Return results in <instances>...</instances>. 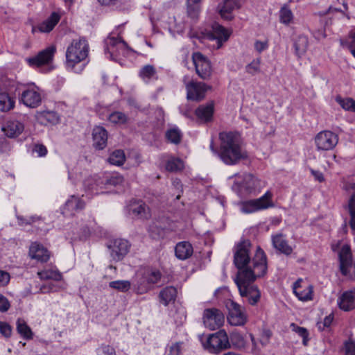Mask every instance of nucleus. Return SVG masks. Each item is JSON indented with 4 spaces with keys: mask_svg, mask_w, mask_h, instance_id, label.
<instances>
[{
    "mask_svg": "<svg viewBox=\"0 0 355 355\" xmlns=\"http://www.w3.org/2000/svg\"><path fill=\"white\" fill-rule=\"evenodd\" d=\"M0 333L5 338L10 337L12 334L11 326L6 322L0 321Z\"/></svg>",
    "mask_w": 355,
    "mask_h": 355,
    "instance_id": "bf43d9fd",
    "label": "nucleus"
},
{
    "mask_svg": "<svg viewBox=\"0 0 355 355\" xmlns=\"http://www.w3.org/2000/svg\"><path fill=\"white\" fill-rule=\"evenodd\" d=\"M55 51V46L53 45L50 46L39 52L37 55L28 58L27 62L31 67H38L48 64L53 60Z\"/></svg>",
    "mask_w": 355,
    "mask_h": 355,
    "instance_id": "dca6fc26",
    "label": "nucleus"
},
{
    "mask_svg": "<svg viewBox=\"0 0 355 355\" xmlns=\"http://www.w3.org/2000/svg\"><path fill=\"white\" fill-rule=\"evenodd\" d=\"M18 87V83L14 79L6 76L0 78V92L15 95Z\"/></svg>",
    "mask_w": 355,
    "mask_h": 355,
    "instance_id": "72a5a7b5",
    "label": "nucleus"
},
{
    "mask_svg": "<svg viewBox=\"0 0 355 355\" xmlns=\"http://www.w3.org/2000/svg\"><path fill=\"white\" fill-rule=\"evenodd\" d=\"M93 146L98 150L105 148L107 141V132L102 126H95L92 130Z\"/></svg>",
    "mask_w": 355,
    "mask_h": 355,
    "instance_id": "412c9836",
    "label": "nucleus"
},
{
    "mask_svg": "<svg viewBox=\"0 0 355 355\" xmlns=\"http://www.w3.org/2000/svg\"><path fill=\"white\" fill-rule=\"evenodd\" d=\"M63 288V286L55 284L53 283H50L47 285H42L40 287V292L42 293H48L53 292H58Z\"/></svg>",
    "mask_w": 355,
    "mask_h": 355,
    "instance_id": "5fc2aeb1",
    "label": "nucleus"
},
{
    "mask_svg": "<svg viewBox=\"0 0 355 355\" xmlns=\"http://www.w3.org/2000/svg\"><path fill=\"white\" fill-rule=\"evenodd\" d=\"M177 289L173 286H167L159 293L161 302L167 306L171 302H173L177 296Z\"/></svg>",
    "mask_w": 355,
    "mask_h": 355,
    "instance_id": "c9c22d12",
    "label": "nucleus"
},
{
    "mask_svg": "<svg viewBox=\"0 0 355 355\" xmlns=\"http://www.w3.org/2000/svg\"><path fill=\"white\" fill-rule=\"evenodd\" d=\"M184 345V342L181 341L173 343L168 348V355H180Z\"/></svg>",
    "mask_w": 355,
    "mask_h": 355,
    "instance_id": "6e6d98bb",
    "label": "nucleus"
},
{
    "mask_svg": "<svg viewBox=\"0 0 355 355\" xmlns=\"http://www.w3.org/2000/svg\"><path fill=\"white\" fill-rule=\"evenodd\" d=\"M187 10L189 17H190L192 19L198 18L200 12V4L189 3V1H187Z\"/></svg>",
    "mask_w": 355,
    "mask_h": 355,
    "instance_id": "3c124183",
    "label": "nucleus"
},
{
    "mask_svg": "<svg viewBox=\"0 0 355 355\" xmlns=\"http://www.w3.org/2000/svg\"><path fill=\"white\" fill-rule=\"evenodd\" d=\"M96 355H116L115 349L110 345H101L96 350Z\"/></svg>",
    "mask_w": 355,
    "mask_h": 355,
    "instance_id": "864d4df0",
    "label": "nucleus"
},
{
    "mask_svg": "<svg viewBox=\"0 0 355 355\" xmlns=\"http://www.w3.org/2000/svg\"><path fill=\"white\" fill-rule=\"evenodd\" d=\"M231 347L241 348L245 345V340L242 335L238 331H232L229 336Z\"/></svg>",
    "mask_w": 355,
    "mask_h": 355,
    "instance_id": "de8ad7c7",
    "label": "nucleus"
},
{
    "mask_svg": "<svg viewBox=\"0 0 355 355\" xmlns=\"http://www.w3.org/2000/svg\"><path fill=\"white\" fill-rule=\"evenodd\" d=\"M17 331L25 339L30 340L33 338V332L23 319L19 318L17 321Z\"/></svg>",
    "mask_w": 355,
    "mask_h": 355,
    "instance_id": "79ce46f5",
    "label": "nucleus"
},
{
    "mask_svg": "<svg viewBox=\"0 0 355 355\" xmlns=\"http://www.w3.org/2000/svg\"><path fill=\"white\" fill-rule=\"evenodd\" d=\"M182 135L180 130L176 128L168 130L166 132V137L172 144H178L181 141Z\"/></svg>",
    "mask_w": 355,
    "mask_h": 355,
    "instance_id": "49530a36",
    "label": "nucleus"
},
{
    "mask_svg": "<svg viewBox=\"0 0 355 355\" xmlns=\"http://www.w3.org/2000/svg\"><path fill=\"white\" fill-rule=\"evenodd\" d=\"M162 274L159 270L144 268L139 270L133 282V288L137 294H144L152 289L159 282Z\"/></svg>",
    "mask_w": 355,
    "mask_h": 355,
    "instance_id": "f03ea898",
    "label": "nucleus"
},
{
    "mask_svg": "<svg viewBox=\"0 0 355 355\" xmlns=\"http://www.w3.org/2000/svg\"><path fill=\"white\" fill-rule=\"evenodd\" d=\"M13 94L0 92V111L8 112L15 107V98Z\"/></svg>",
    "mask_w": 355,
    "mask_h": 355,
    "instance_id": "e433bc0d",
    "label": "nucleus"
},
{
    "mask_svg": "<svg viewBox=\"0 0 355 355\" xmlns=\"http://www.w3.org/2000/svg\"><path fill=\"white\" fill-rule=\"evenodd\" d=\"M139 75L144 82L148 83L153 78H157V71L153 65L146 64L140 69Z\"/></svg>",
    "mask_w": 355,
    "mask_h": 355,
    "instance_id": "ea45409f",
    "label": "nucleus"
},
{
    "mask_svg": "<svg viewBox=\"0 0 355 355\" xmlns=\"http://www.w3.org/2000/svg\"><path fill=\"white\" fill-rule=\"evenodd\" d=\"M239 8L236 0H224L218 6V10L220 17L225 20H232L234 18L233 12Z\"/></svg>",
    "mask_w": 355,
    "mask_h": 355,
    "instance_id": "aec40b11",
    "label": "nucleus"
},
{
    "mask_svg": "<svg viewBox=\"0 0 355 355\" xmlns=\"http://www.w3.org/2000/svg\"><path fill=\"white\" fill-rule=\"evenodd\" d=\"M108 121L114 124L123 125L128 122V117L123 112L116 111L109 115Z\"/></svg>",
    "mask_w": 355,
    "mask_h": 355,
    "instance_id": "c03bdc74",
    "label": "nucleus"
},
{
    "mask_svg": "<svg viewBox=\"0 0 355 355\" xmlns=\"http://www.w3.org/2000/svg\"><path fill=\"white\" fill-rule=\"evenodd\" d=\"M109 286L120 292H126L130 288L131 282L128 280H116L110 282Z\"/></svg>",
    "mask_w": 355,
    "mask_h": 355,
    "instance_id": "a18cd8bd",
    "label": "nucleus"
},
{
    "mask_svg": "<svg viewBox=\"0 0 355 355\" xmlns=\"http://www.w3.org/2000/svg\"><path fill=\"white\" fill-rule=\"evenodd\" d=\"M345 355H355V340L349 338L344 343Z\"/></svg>",
    "mask_w": 355,
    "mask_h": 355,
    "instance_id": "13d9d810",
    "label": "nucleus"
},
{
    "mask_svg": "<svg viewBox=\"0 0 355 355\" xmlns=\"http://www.w3.org/2000/svg\"><path fill=\"white\" fill-rule=\"evenodd\" d=\"M226 306L228 309L227 320L232 326H243L247 322V315L245 308L238 303L230 300Z\"/></svg>",
    "mask_w": 355,
    "mask_h": 355,
    "instance_id": "6e6552de",
    "label": "nucleus"
},
{
    "mask_svg": "<svg viewBox=\"0 0 355 355\" xmlns=\"http://www.w3.org/2000/svg\"><path fill=\"white\" fill-rule=\"evenodd\" d=\"M202 345L211 353H218L231 348L229 336L224 329L209 335L206 340L202 342Z\"/></svg>",
    "mask_w": 355,
    "mask_h": 355,
    "instance_id": "20e7f679",
    "label": "nucleus"
},
{
    "mask_svg": "<svg viewBox=\"0 0 355 355\" xmlns=\"http://www.w3.org/2000/svg\"><path fill=\"white\" fill-rule=\"evenodd\" d=\"M340 309L349 311L355 308V288L344 292L338 299Z\"/></svg>",
    "mask_w": 355,
    "mask_h": 355,
    "instance_id": "5701e85b",
    "label": "nucleus"
},
{
    "mask_svg": "<svg viewBox=\"0 0 355 355\" xmlns=\"http://www.w3.org/2000/svg\"><path fill=\"white\" fill-rule=\"evenodd\" d=\"M24 130V125L19 121H9L2 127L5 135L10 138L18 137Z\"/></svg>",
    "mask_w": 355,
    "mask_h": 355,
    "instance_id": "bb28decb",
    "label": "nucleus"
},
{
    "mask_svg": "<svg viewBox=\"0 0 355 355\" xmlns=\"http://www.w3.org/2000/svg\"><path fill=\"white\" fill-rule=\"evenodd\" d=\"M187 97L189 100L199 101L205 96V93L211 87L204 83L191 80L185 83Z\"/></svg>",
    "mask_w": 355,
    "mask_h": 355,
    "instance_id": "4468645a",
    "label": "nucleus"
},
{
    "mask_svg": "<svg viewBox=\"0 0 355 355\" xmlns=\"http://www.w3.org/2000/svg\"><path fill=\"white\" fill-rule=\"evenodd\" d=\"M106 47L105 49V53H109L110 58L116 54L118 51V46H124L126 43L121 38L109 36L105 41Z\"/></svg>",
    "mask_w": 355,
    "mask_h": 355,
    "instance_id": "7c9ffc66",
    "label": "nucleus"
},
{
    "mask_svg": "<svg viewBox=\"0 0 355 355\" xmlns=\"http://www.w3.org/2000/svg\"><path fill=\"white\" fill-rule=\"evenodd\" d=\"M101 180V173L89 177L83 182L85 189L92 194L105 193V191H103V187L98 186V184L100 183Z\"/></svg>",
    "mask_w": 355,
    "mask_h": 355,
    "instance_id": "393cba45",
    "label": "nucleus"
},
{
    "mask_svg": "<svg viewBox=\"0 0 355 355\" xmlns=\"http://www.w3.org/2000/svg\"><path fill=\"white\" fill-rule=\"evenodd\" d=\"M37 275L42 280L53 279L60 281L62 279V274L55 268H46L37 272Z\"/></svg>",
    "mask_w": 355,
    "mask_h": 355,
    "instance_id": "58836bf2",
    "label": "nucleus"
},
{
    "mask_svg": "<svg viewBox=\"0 0 355 355\" xmlns=\"http://www.w3.org/2000/svg\"><path fill=\"white\" fill-rule=\"evenodd\" d=\"M198 119L204 122L209 121L214 114V103L212 102L206 105H200L195 111Z\"/></svg>",
    "mask_w": 355,
    "mask_h": 355,
    "instance_id": "473e14b6",
    "label": "nucleus"
},
{
    "mask_svg": "<svg viewBox=\"0 0 355 355\" xmlns=\"http://www.w3.org/2000/svg\"><path fill=\"white\" fill-rule=\"evenodd\" d=\"M272 243L273 247L281 253L286 256L292 254V247L288 245V241L282 234L273 235L272 236Z\"/></svg>",
    "mask_w": 355,
    "mask_h": 355,
    "instance_id": "cd10ccee",
    "label": "nucleus"
},
{
    "mask_svg": "<svg viewBox=\"0 0 355 355\" xmlns=\"http://www.w3.org/2000/svg\"><path fill=\"white\" fill-rule=\"evenodd\" d=\"M126 157H108L107 162L112 165L121 166L125 162Z\"/></svg>",
    "mask_w": 355,
    "mask_h": 355,
    "instance_id": "e2e57ef3",
    "label": "nucleus"
},
{
    "mask_svg": "<svg viewBox=\"0 0 355 355\" xmlns=\"http://www.w3.org/2000/svg\"><path fill=\"white\" fill-rule=\"evenodd\" d=\"M291 327L292 328V330L295 331L296 334H297L300 336H301L303 338V343L304 345H306V338L309 336V333L306 330V329L301 327H298L297 325L295 324L294 323H292L291 325Z\"/></svg>",
    "mask_w": 355,
    "mask_h": 355,
    "instance_id": "4d7b16f0",
    "label": "nucleus"
},
{
    "mask_svg": "<svg viewBox=\"0 0 355 355\" xmlns=\"http://www.w3.org/2000/svg\"><path fill=\"white\" fill-rule=\"evenodd\" d=\"M85 207V202L77 196H71L65 202L62 213L65 216H73L76 211L81 210Z\"/></svg>",
    "mask_w": 355,
    "mask_h": 355,
    "instance_id": "4be33fe9",
    "label": "nucleus"
},
{
    "mask_svg": "<svg viewBox=\"0 0 355 355\" xmlns=\"http://www.w3.org/2000/svg\"><path fill=\"white\" fill-rule=\"evenodd\" d=\"M42 117H44L48 122L51 123H55L59 121V118L57 114L54 112H44L42 114Z\"/></svg>",
    "mask_w": 355,
    "mask_h": 355,
    "instance_id": "0e129e2a",
    "label": "nucleus"
},
{
    "mask_svg": "<svg viewBox=\"0 0 355 355\" xmlns=\"http://www.w3.org/2000/svg\"><path fill=\"white\" fill-rule=\"evenodd\" d=\"M230 33L227 29L218 23L211 26V31L206 34L205 38L210 41L216 42V49H220L224 42L227 41Z\"/></svg>",
    "mask_w": 355,
    "mask_h": 355,
    "instance_id": "f3484780",
    "label": "nucleus"
},
{
    "mask_svg": "<svg viewBox=\"0 0 355 355\" xmlns=\"http://www.w3.org/2000/svg\"><path fill=\"white\" fill-rule=\"evenodd\" d=\"M40 219L41 218L37 216H32L26 218L23 216H17L18 223L20 225L32 224L37 220H40Z\"/></svg>",
    "mask_w": 355,
    "mask_h": 355,
    "instance_id": "052dcab7",
    "label": "nucleus"
},
{
    "mask_svg": "<svg viewBox=\"0 0 355 355\" xmlns=\"http://www.w3.org/2000/svg\"><path fill=\"white\" fill-rule=\"evenodd\" d=\"M129 211L135 216L141 218H146L149 216V208L142 201H135L129 206Z\"/></svg>",
    "mask_w": 355,
    "mask_h": 355,
    "instance_id": "f704fd0d",
    "label": "nucleus"
},
{
    "mask_svg": "<svg viewBox=\"0 0 355 355\" xmlns=\"http://www.w3.org/2000/svg\"><path fill=\"white\" fill-rule=\"evenodd\" d=\"M271 336L272 333L270 330H263L259 340L260 344L263 347L266 346L270 343Z\"/></svg>",
    "mask_w": 355,
    "mask_h": 355,
    "instance_id": "680f3d73",
    "label": "nucleus"
},
{
    "mask_svg": "<svg viewBox=\"0 0 355 355\" xmlns=\"http://www.w3.org/2000/svg\"><path fill=\"white\" fill-rule=\"evenodd\" d=\"M309 41L306 36L300 35L294 43L295 53L298 57L304 55L308 48Z\"/></svg>",
    "mask_w": 355,
    "mask_h": 355,
    "instance_id": "a19ab883",
    "label": "nucleus"
},
{
    "mask_svg": "<svg viewBox=\"0 0 355 355\" xmlns=\"http://www.w3.org/2000/svg\"><path fill=\"white\" fill-rule=\"evenodd\" d=\"M88 53L89 44L85 39L73 40L66 51L67 67L73 69L76 64L85 60Z\"/></svg>",
    "mask_w": 355,
    "mask_h": 355,
    "instance_id": "7ed1b4c3",
    "label": "nucleus"
},
{
    "mask_svg": "<svg viewBox=\"0 0 355 355\" xmlns=\"http://www.w3.org/2000/svg\"><path fill=\"white\" fill-rule=\"evenodd\" d=\"M293 292L301 301L306 302L312 299L313 291L310 286L302 288L298 285L297 282H296L293 287Z\"/></svg>",
    "mask_w": 355,
    "mask_h": 355,
    "instance_id": "4c0bfd02",
    "label": "nucleus"
},
{
    "mask_svg": "<svg viewBox=\"0 0 355 355\" xmlns=\"http://www.w3.org/2000/svg\"><path fill=\"white\" fill-rule=\"evenodd\" d=\"M10 306L8 299L0 293V311H7L9 309Z\"/></svg>",
    "mask_w": 355,
    "mask_h": 355,
    "instance_id": "774afa93",
    "label": "nucleus"
},
{
    "mask_svg": "<svg viewBox=\"0 0 355 355\" xmlns=\"http://www.w3.org/2000/svg\"><path fill=\"white\" fill-rule=\"evenodd\" d=\"M258 183V180L251 174L236 175L232 186V189L239 197L243 198L254 192Z\"/></svg>",
    "mask_w": 355,
    "mask_h": 355,
    "instance_id": "39448f33",
    "label": "nucleus"
},
{
    "mask_svg": "<svg viewBox=\"0 0 355 355\" xmlns=\"http://www.w3.org/2000/svg\"><path fill=\"white\" fill-rule=\"evenodd\" d=\"M250 243L248 241H243L237 245L236 250L234 252V263L239 271L251 269L247 267L250 260Z\"/></svg>",
    "mask_w": 355,
    "mask_h": 355,
    "instance_id": "f8f14e48",
    "label": "nucleus"
},
{
    "mask_svg": "<svg viewBox=\"0 0 355 355\" xmlns=\"http://www.w3.org/2000/svg\"><path fill=\"white\" fill-rule=\"evenodd\" d=\"M336 102L345 110L355 112V101L351 98H342L341 97L336 98Z\"/></svg>",
    "mask_w": 355,
    "mask_h": 355,
    "instance_id": "09e8293b",
    "label": "nucleus"
},
{
    "mask_svg": "<svg viewBox=\"0 0 355 355\" xmlns=\"http://www.w3.org/2000/svg\"><path fill=\"white\" fill-rule=\"evenodd\" d=\"M220 160L226 165L237 164L242 157H219Z\"/></svg>",
    "mask_w": 355,
    "mask_h": 355,
    "instance_id": "338daca9",
    "label": "nucleus"
},
{
    "mask_svg": "<svg viewBox=\"0 0 355 355\" xmlns=\"http://www.w3.org/2000/svg\"><path fill=\"white\" fill-rule=\"evenodd\" d=\"M29 255L32 259L41 262H46L50 257L49 251L43 245L37 243L31 244L29 249Z\"/></svg>",
    "mask_w": 355,
    "mask_h": 355,
    "instance_id": "a878e982",
    "label": "nucleus"
},
{
    "mask_svg": "<svg viewBox=\"0 0 355 355\" xmlns=\"http://www.w3.org/2000/svg\"><path fill=\"white\" fill-rule=\"evenodd\" d=\"M261 60L259 58L254 59L250 63L245 66V71L254 76L260 72Z\"/></svg>",
    "mask_w": 355,
    "mask_h": 355,
    "instance_id": "8fccbe9b",
    "label": "nucleus"
},
{
    "mask_svg": "<svg viewBox=\"0 0 355 355\" xmlns=\"http://www.w3.org/2000/svg\"><path fill=\"white\" fill-rule=\"evenodd\" d=\"M193 250L191 244L187 241L178 243L175 248V253L177 258L180 260H185L193 254Z\"/></svg>",
    "mask_w": 355,
    "mask_h": 355,
    "instance_id": "2f4dec72",
    "label": "nucleus"
},
{
    "mask_svg": "<svg viewBox=\"0 0 355 355\" xmlns=\"http://www.w3.org/2000/svg\"><path fill=\"white\" fill-rule=\"evenodd\" d=\"M107 248L112 259L119 261L122 260L128 253L130 243L125 239H116L109 242Z\"/></svg>",
    "mask_w": 355,
    "mask_h": 355,
    "instance_id": "9d476101",
    "label": "nucleus"
},
{
    "mask_svg": "<svg viewBox=\"0 0 355 355\" xmlns=\"http://www.w3.org/2000/svg\"><path fill=\"white\" fill-rule=\"evenodd\" d=\"M183 161L178 157H172L166 164V169L170 172H178L183 169Z\"/></svg>",
    "mask_w": 355,
    "mask_h": 355,
    "instance_id": "37998d69",
    "label": "nucleus"
},
{
    "mask_svg": "<svg viewBox=\"0 0 355 355\" xmlns=\"http://www.w3.org/2000/svg\"><path fill=\"white\" fill-rule=\"evenodd\" d=\"M101 179L102 180L98 184V186L103 187V189H106L110 186H117L121 184L123 181L122 176L117 174H110L106 172L101 173Z\"/></svg>",
    "mask_w": 355,
    "mask_h": 355,
    "instance_id": "c756f323",
    "label": "nucleus"
},
{
    "mask_svg": "<svg viewBox=\"0 0 355 355\" xmlns=\"http://www.w3.org/2000/svg\"><path fill=\"white\" fill-rule=\"evenodd\" d=\"M192 60L198 76L203 80H209L212 73L209 60L199 52L193 53Z\"/></svg>",
    "mask_w": 355,
    "mask_h": 355,
    "instance_id": "9b49d317",
    "label": "nucleus"
},
{
    "mask_svg": "<svg viewBox=\"0 0 355 355\" xmlns=\"http://www.w3.org/2000/svg\"><path fill=\"white\" fill-rule=\"evenodd\" d=\"M220 148L225 155H242L239 137L233 132H222L219 134Z\"/></svg>",
    "mask_w": 355,
    "mask_h": 355,
    "instance_id": "423d86ee",
    "label": "nucleus"
},
{
    "mask_svg": "<svg viewBox=\"0 0 355 355\" xmlns=\"http://www.w3.org/2000/svg\"><path fill=\"white\" fill-rule=\"evenodd\" d=\"M203 322L205 327L210 329H216L224 322V315L217 309H208L205 310Z\"/></svg>",
    "mask_w": 355,
    "mask_h": 355,
    "instance_id": "2eb2a0df",
    "label": "nucleus"
},
{
    "mask_svg": "<svg viewBox=\"0 0 355 355\" xmlns=\"http://www.w3.org/2000/svg\"><path fill=\"white\" fill-rule=\"evenodd\" d=\"M252 264V269L239 271L234 282L241 296L245 298L250 304L255 305L260 300L261 293L253 282L257 277L263 276L267 271L266 256L260 247L257 248Z\"/></svg>",
    "mask_w": 355,
    "mask_h": 355,
    "instance_id": "f257e3e1",
    "label": "nucleus"
},
{
    "mask_svg": "<svg viewBox=\"0 0 355 355\" xmlns=\"http://www.w3.org/2000/svg\"><path fill=\"white\" fill-rule=\"evenodd\" d=\"M21 101L27 107L32 108L38 107L42 102V96L39 88L32 85L25 89L21 94Z\"/></svg>",
    "mask_w": 355,
    "mask_h": 355,
    "instance_id": "a211bd4d",
    "label": "nucleus"
},
{
    "mask_svg": "<svg viewBox=\"0 0 355 355\" xmlns=\"http://www.w3.org/2000/svg\"><path fill=\"white\" fill-rule=\"evenodd\" d=\"M315 142L318 150H329L337 145L338 137L331 131L323 130L317 134Z\"/></svg>",
    "mask_w": 355,
    "mask_h": 355,
    "instance_id": "ddd939ff",
    "label": "nucleus"
},
{
    "mask_svg": "<svg viewBox=\"0 0 355 355\" xmlns=\"http://www.w3.org/2000/svg\"><path fill=\"white\" fill-rule=\"evenodd\" d=\"M167 219L161 218L152 221L148 227L150 236L154 239L163 238L167 227Z\"/></svg>",
    "mask_w": 355,
    "mask_h": 355,
    "instance_id": "6ab92c4d",
    "label": "nucleus"
},
{
    "mask_svg": "<svg viewBox=\"0 0 355 355\" xmlns=\"http://www.w3.org/2000/svg\"><path fill=\"white\" fill-rule=\"evenodd\" d=\"M60 19V15L55 12H53L46 20L42 22L37 27L33 26L32 28V32L35 33L37 31H39L41 33H49L59 22Z\"/></svg>",
    "mask_w": 355,
    "mask_h": 355,
    "instance_id": "b1692460",
    "label": "nucleus"
},
{
    "mask_svg": "<svg viewBox=\"0 0 355 355\" xmlns=\"http://www.w3.org/2000/svg\"><path fill=\"white\" fill-rule=\"evenodd\" d=\"M345 188L347 191L352 192L349 200L348 210L350 215V227L355 230V183L347 182L345 184Z\"/></svg>",
    "mask_w": 355,
    "mask_h": 355,
    "instance_id": "c85d7f7f",
    "label": "nucleus"
},
{
    "mask_svg": "<svg viewBox=\"0 0 355 355\" xmlns=\"http://www.w3.org/2000/svg\"><path fill=\"white\" fill-rule=\"evenodd\" d=\"M271 197V193L267 191L263 196L257 199L242 202L241 210L243 213L251 214L272 207Z\"/></svg>",
    "mask_w": 355,
    "mask_h": 355,
    "instance_id": "0eeeda50",
    "label": "nucleus"
},
{
    "mask_svg": "<svg viewBox=\"0 0 355 355\" xmlns=\"http://www.w3.org/2000/svg\"><path fill=\"white\" fill-rule=\"evenodd\" d=\"M279 17L282 23L288 24L293 19V14L287 7H283L279 12Z\"/></svg>",
    "mask_w": 355,
    "mask_h": 355,
    "instance_id": "603ef678",
    "label": "nucleus"
},
{
    "mask_svg": "<svg viewBox=\"0 0 355 355\" xmlns=\"http://www.w3.org/2000/svg\"><path fill=\"white\" fill-rule=\"evenodd\" d=\"M31 153H37L38 155H46L47 149L43 144H34L31 148Z\"/></svg>",
    "mask_w": 355,
    "mask_h": 355,
    "instance_id": "69168bd1",
    "label": "nucleus"
},
{
    "mask_svg": "<svg viewBox=\"0 0 355 355\" xmlns=\"http://www.w3.org/2000/svg\"><path fill=\"white\" fill-rule=\"evenodd\" d=\"M340 270L345 276L352 277L354 273L355 263L353 261L350 248L348 245H344L339 252Z\"/></svg>",
    "mask_w": 355,
    "mask_h": 355,
    "instance_id": "1a4fd4ad",
    "label": "nucleus"
}]
</instances>
